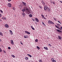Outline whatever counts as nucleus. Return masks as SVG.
<instances>
[{
  "instance_id": "obj_17",
  "label": "nucleus",
  "mask_w": 62,
  "mask_h": 62,
  "mask_svg": "<svg viewBox=\"0 0 62 62\" xmlns=\"http://www.w3.org/2000/svg\"><path fill=\"white\" fill-rule=\"evenodd\" d=\"M56 27V28H57L58 29H59V28H60L59 27H58V26H57V25H55Z\"/></svg>"
},
{
  "instance_id": "obj_11",
  "label": "nucleus",
  "mask_w": 62,
  "mask_h": 62,
  "mask_svg": "<svg viewBox=\"0 0 62 62\" xmlns=\"http://www.w3.org/2000/svg\"><path fill=\"white\" fill-rule=\"evenodd\" d=\"M22 15H23V17H24L25 16V13H24V12H23V13L22 14Z\"/></svg>"
},
{
  "instance_id": "obj_46",
  "label": "nucleus",
  "mask_w": 62,
  "mask_h": 62,
  "mask_svg": "<svg viewBox=\"0 0 62 62\" xmlns=\"http://www.w3.org/2000/svg\"><path fill=\"white\" fill-rule=\"evenodd\" d=\"M29 57H32V56H31V55H30L29 56Z\"/></svg>"
},
{
  "instance_id": "obj_27",
  "label": "nucleus",
  "mask_w": 62,
  "mask_h": 62,
  "mask_svg": "<svg viewBox=\"0 0 62 62\" xmlns=\"http://www.w3.org/2000/svg\"><path fill=\"white\" fill-rule=\"evenodd\" d=\"M2 52V49L1 48H0V52Z\"/></svg>"
},
{
  "instance_id": "obj_54",
  "label": "nucleus",
  "mask_w": 62,
  "mask_h": 62,
  "mask_svg": "<svg viewBox=\"0 0 62 62\" xmlns=\"http://www.w3.org/2000/svg\"><path fill=\"white\" fill-rule=\"evenodd\" d=\"M60 2H61V3H62V1H60Z\"/></svg>"
},
{
  "instance_id": "obj_34",
  "label": "nucleus",
  "mask_w": 62,
  "mask_h": 62,
  "mask_svg": "<svg viewBox=\"0 0 62 62\" xmlns=\"http://www.w3.org/2000/svg\"><path fill=\"white\" fill-rule=\"evenodd\" d=\"M20 43L21 44H22V45H23V42H21Z\"/></svg>"
},
{
  "instance_id": "obj_48",
  "label": "nucleus",
  "mask_w": 62,
  "mask_h": 62,
  "mask_svg": "<svg viewBox=\"0 0 62 62\" xmlns=\"http://www.w3.org/2000/svg\"><path fill=\"white\" fill-rule=\"evenodd\" d=\"M43 25H44V26H46V25H45V24L44 23V24H43Z\"/></svg>"
},
{
  "instance_id": "obj_39",
  "label": "nucleus",
  "mask_w": 62,
  "mask_h": 62,
  "mask_svg": "<svg viewBox=\"0 0 62 62\" xmlns=\"http://www.w3.org/2000/svg\"><path fill=\"white\" fill-rule=\"evenodd\" d=\"M32 20L33 22H35V19L34 20V19H32Z\"/></svg>"
},
{
  "instance_id": "obj_28",
  "label": "nucleus",
  "mask_w": 62,
  "mask_h": 62,
  "mask_svg": "<svg viewBox=\"0 0 62 62\" xmlns=\"http://www.w3.org/2000/svg\"><path fill=\"white\" fill-rule=\"evenodd\" d=\"M11 56H12V57H13V58H15V56H14V55H11Z\"/></svg>"
},
{
  "instance_id": "obj_59",
  "label": "nucleus",
  "mask_w": 62,
  "mask_h": 62,
  "mask_svg": "<svg viewBox=\"0 0 62 62\" xmlns=\"http://www.w3.org/2000/svg\"><path fill=\"white\" fill-rule=\"evenodd\" d=\"M10 33L11 34V32H10Z\"/></svg>"
},
{
  "instance_id": "obj_26",
  "label": "nucleus",
  "mask_w": 62,
  "mask_h": 62,
  "mask_svg": "<svg viewBox=\"0 0 62 62\" xmlns=\"http://www.w3.org/2000/svg\"><path fill=\"white\" fill-rule=\"evenodd\" d=\"M25 58L26 60H28V58L27 57H25Z\"/></svg>"
},
{
  "instance_id": "obj_23",
  "label": "nucleus",
  "mask_w": 62,
  "mask_h": 62,
  "mask_svg": "<svg viewBox=\"0 0 62 62\" xmlns=\"http://www.w3.org/2000/svg\"><path fill=\"white\" fill-rule=\"evenodd\" d=\"M35 41V42H38L39 40H38V39H36Z\"/></svg>"
},
{
  "instance_id": "obj_32",
  "label": "nucleus",
  "mask_w": 62,
  "mask_h": 62,
  "mask_svg": "<svg viewBox=\"0 0 62 62\" xmlns=\"http://www.w3.org/2000/svg\"><path fill=\"white\" fill-rule=\"evenodd\" d=\"M0 12H1V13H3V11H2V10H1L0 9Z\"/></svg>"
},
{
  "instance_id": "obj_53",
  "label": "nucleus",
  "mask_w": 62,
  "mask_h": 62,
  "mask_svg": "<svg viewBox=\"0 0 62 62\" xmlns=\"http://www.w3.org/2000/svg\"><path fill=\"white\" fill-rule=\"evenodd\" d=\"M31 28H33V26H31Z\"/></svg>"
},
{
  "instance_id": "obj_20",
  "label": "nucleus",
  "mask_w": 62,
  "mask_h": 62,
  "mask_svg": "<svg viewBox=\"0 0 62 62\" xmlns=\"http://www.w3.org/2000/svg\"><path fill=\"white\" fill-rule=\"evenodd\" d=\"M9 32L10 33H11V35L13 34V33H12V31L11 30H9Z\"/></svg>"
},
{
  "instance_id": "obj_10",
  "label": "nucleus",
  "mask_w": 62,
  "mask_h": 62,
  "mask_svg": "<svg viewBox=\"0 0 62 62\" xmlns=\"http://www.w3.org/2000/svg\"><path fill=\"white\" fill-rule=\"evenodd\" d=\"M10 41H11V44L14 45V43L13 42V40H11Z\"/></svg>"
},
{
  "instance_id": "obj_41",
  "label": "nucleus",
  "mask_w": 62,
  "mask_h": 62,
  "mask_svg": "<svg viewBox=\"0 0 62 62\" xmlns=\"http://www.w3.org/2000/svg\"><path fill=\"white\" fill-rule=\"evenodd\" d=\"M2 17V15L1 14H0V17Z\"/></svg>"
},
{
  "instance_id": "obj_21",
  "label": "nucleus",
  "mask_w": 62,
  "mask_h": 62,
  "mask_svg": "<svg viewBox=\"0 0 62 62\" xmlns=\"http://www.w3.org/2000/svg\"><path fill=\"white\" fill-rule=\"evenodd\" d=\"M0 36H3V33L1 32H0Z\"/></svg>"
},
{
  "instance_id": "obj_13",
  "label": "nucleus",
  "mask_w": 62,
  "mask_h": 62,
  "mask_svg": "<svg viewBox=\"0 0 62 62\" xmlns=\"http://www.w3.org/2000/svg\"><path fill=\"white\" fill-rule=\"evenodd\" d=\"M58 38H59V39H62V38L61 37V36H60L59 35H58Z\"/></svg>"
},
{
  "instance_id": "obj_49",
  "label": "nucleus",
  "mask_w": 62,
  "mask_h": 62,
  "mask_svg": "<svg viewBox=\"0 0 62 62\" xmlns=\"http://www.w3.org/2000/svg\"><path fill=\"white\" fill-rule=\"evenodd\" d=\"M59 29H60V30H62L60 28H59Z\"/></svg>"
},
{
  "instance_id": "obj_1",
  "label": "nucleus",
  "mask_w": 62,
  "mask_h": 62,
  "mask_svg": "<svg viewBox=\"0 0 62 62\" xmlns=\"http://www.w3.org/2000/svg\"><path fill=\"white\" fill-rule=\"evenodd\" d=\"M25 10H26L28 14H30V11H29V9H28V8L26 7H24L23 9L22 10V11L23 12H24V11H25Z\"/></svg>"
},
{
  "instance_id": "obj_44",
  "label": "nucleus",
  "mask_w": 62,
  "mask_h": 62,
  "mask_svg": "<svg viewBox=\"0 0 62 62\" xmlns=\"http://www.w3.org/2000/svg\"><path fill=\"white\" fill-rule=\"evenodd\" d=\"M8 0V2H10V1H11V0Z\"/></svg>"
},
{
  "instance_id": "obj_31",
  "label": "nucleus",
  "mask_w": 62,
  "mask_h": 62,
  "mask_svg": "<svg viewBox=\"0 0 62 62\" xmlns=\"http://www.w3.org/2000/svg\"><path fill=\"white\" fill-rule=\"evenodd\" d=\"M52 62H56V61H55V60H53V61H52Z\"/></svg>"
},
{
  "instance_id": "obj_30",
  "label": "nucleus",
  "mask_w": 62,
  "mask_h": 62,
  "mask_svg": "<svg viewBox=\"0 0 62 62\" xmlns=\"http://www.w3.org/2000/svg\"><path fill=\"white\" fill-rule=\"evenodd\" d=\"M24 38H25V39H26V38H27V37H26L25 35L24 36Z\"/></svg>"
},
{
  "instance_id": "obj_55",
  "label": "nucleus",
  "mask_w": 62,
  "mask_h": 62,
  "mask_svg": "<svg viewBox=\"0 0 62 62\" xmlns=\"http://www.w3.org/2000/svg\"><path fill=\"white\" fill-rule=\"evenodd\" d=\"M0 21H2V20L1 19H0Z\"/></svg>"
},
{
  "instance_id": "obj_22",
  "label": "nucleus",
  "mask_w": 62,
  "mask_h": 62,
  "mask_svg": "<svg viewBox=\"0 0 62 62\" xmlns=\"http://www.w3.org/2000/svg\"><path fill=\"white\" fill-rule=\"evenodd\" d=\"M29 16L30 17H31V18L32 17V15L31 14H30L29 15Z\"/></svg>"
},
{
  "instance_id": "obj_60",
  "label": "nucleus",
  "mask_w": 62,
  "mask_h": 62,
  "mask_svg": "<svg viewBox=\"0 0 62 62\" xmlns=\"http://www.w3.org/2000/svg\"><path fill=\"white\" fill-rule=\"evenodd\" d=\"M51 3H52V2H51Z\"/></svg>"
},
{
  "instance_id": "obj_6",
  "label": "nucleus",
  "mask_w": 62,
  "mask_h": 62,
  "mask_svg": "<svg viewBox=\"0 0 62 62\" xmlns=\"http://www.w3.org/2000/svg\"><path fill=\"white\" fill-rule=\"evenodd\" d=\"M57 32H59V33H62V31H60V30H59V29H57Z\"/></svg>"
},
{
  "instance_id": "obj_9",
  "label": "nucleus",
  "mask_w": 62,
  "mask_h": 62,
  "mask_svg": "<svg viewBox=\"0 0 62 62\" xmlns=\"http://www.w3.org/2000/svg\"><path fill=\"white\" fill-rule=\"evenodd\" d=\"M25 33L27 34H30V33L29 32H28V31H25Z\"/></svg>"
},
{
  "instance_id": "obj_45",
  "label": "nucleus",
  "mask_w": 62,
  "mask_h": 62,
  "mask_svg": "<svg viewBox=\"0 0 62 62\" xmlns=\"http://www.w3.org/2000/svg\"><path fill=\"white\" fill-rule=\"evenodd\" d=\"M43 19H45V20H46V19H47V18H46L45 17H44L43 18Z\"/></svg>"
},
{
  "instance_id": "obj_40",
  "label": "nucleus",
  "mask_w": 62,
  "mask_h": 62,
  "mask_svg": "<svg viewBox=\"0 0 62 62\" xmlns=\"http://www.w3.org/2000/svg\"><path fill=\"white\" fill-rule=\"evenodd\" d=\"M32 28V29H33V30H35V29H34V28Z\"/></svg>"
},
{
  "instance_id": "obj_51",
  "label": "nucleus",
  "mask_w": 62,
  "mask_h": 62,
  "mask_svg": "<svg viewBox=\"0 0 62 62\" xmlns=\"http://www.w3.org/2000/svg\"><path fill=\"white\" fill-rule=\"evenodd\" d=\"M39 8H41V7L40 6H39Z\"/></svg>"
},
{
  "instance_id": "obj_18",
  "label": "nucleus",
  "mask_w": 62,
  "mask_h": 62,
  "mask_svg": "<svg viewBox=\"0 0 62 62\" xmlns=\"http://www.w3.org/2000/svg\"><path fill=\"white\" fill-rule=\"evenodd\" d=\"M44 48L45 49V50H47L48 49V48H47V47H44Z\"/></svg>"
},
{
  "instance_id": "obj_50",
  "label": "nucleus",
  "mask_w": 62,
  "mask_h": 62,
  "mask_svg": "<svg viewBox=\"0 0 62 62\" xmlns=\"http://www.w3.org/2000/svg\"><path fill=\"white\" fill-rule=\"evenodd\" d=\"M27 55H28V56H30V54H27Z\"/></svg>"
},
{
  "instance_id": "obj_58",
  "label": "nucleus",
  "mask_w": 62,
  "mask_h": 62,
  "mask_svg": "<svg viewBox=\"0 0 62 62\" xmlns=\"http://www.w3.org/2000/svg\"><path fill=\"white\" fill-rule=\"evenodd\" d=\"M46 17H47V15H46Z\"/></svg>"
},
{
  "instance_id": "obj_3",
  "label": "nucleus",
  "mask_w": 62,
  "mask_h": 62,
  "mask_svg": "<svg viewBox=\"0 0 62 62\" xmlns=\"http://www.w3.org/2000/svg\"><path fill=\"white\" fill-rule=\"evenodd\" d=\"M35 21L36 22L38 23V22H39V20L38 18H37V17H35Z\"/></svg>"
},
{
  "instance_id": "obj_15",
  "label": "nucleus",
  "mask_w": 62,
  "mask_h": 62,
  "mask_svg": "<svg viewBox=\"0 0 62 62\" xmlns=\"http://www.w3.org/2000/svg\"><path fill=\"white\" fill-rule=\"evenodd\" d=\"M3 20H6L7 18L6 17H2V18Z\"/></svg>"
},
{
  "instance_id": "obj_19",
  "label": "nucleus",
  "mask_w": 62,
  "mask_h": 62,
  "mask_svg": "<svg viewBox=\"0 0 62 62\" xmlns=\"http://www.w3.org/2000/svg\"><path fill=\"white\" fill-rule=\"evenodd\" d=\"M37 48L38 50H39V49H40V48H39V47L38 46H37Z\"/></svg>"
},
{
  "instance_id": "obj_16",
  "label": "nucleus",
  "mask_w": 62,
  "mask_h": 62,
  "mask_svg": "<svg viewBox=\"0 0 62 62\" xmlns=\"http://www.w3.org/2000/svg\"><path fill=\"white\" fill-rule=\"evenodd\" d=\"M41 16L43 19L44 18V16L42 14L41 15Z\"/></svg>"
},
{
  "instance_id": "obj_25",
  "label": "nucleus",
  "mask_w": 62,
  "mask_h": 62,
  "mask_svg": "<svg viewBox=\"0 0 62 62\" xmlns=\"http://www.w3.org/2000/svg\"><path fill=\"white\" fill-rule=\"evenodd\" d=\"M54 18V21H57V19H55V18L54 17V18Z\"/></svg>"
},
{
  "instance_id": "obj_57",
  "label": "nucleus",
  "mask_w": 62,
  "mask_h": 62,
  "mask_svg": "<svg viewBox=\"0 0 62 62\" xmlns=\"http://www.w3.org/2000/svg\"><path fill=\"white\" fill-rule=\"evenodd\" d=\"M0 41H1V39H0Z\"/></svg>"
},
{
  "instance_id": "obj_47",
  "label": "nucleus",
  "mask_w": 62,
  "mask_h": 62,
  "mask_svg": "<svg viewBox=\"0 0 62 62\" xmlns=\"http://www.w3.org/2000/svg\"><path fill=\"white\" fill-rule=\"evenodd\" d=\"M3 51L4 53H6V51H5V50H3Z\"/></svg>"
},
{
  "instance_id": "obj_5",
  "label": "nucleus",
  "mask_w": 62,
  "mask_h": 62,
  "mask_svg": "<svg viewBox=\"0 0 62 62\" xmlns=\"http://www.w3.org/2000/svg\"><path fill=\"white\" fill-rule=\"evenodd\" d=\"M5 26L6 28H8L9 27V26H8V24H5Z\"/></svg>"
},
{
  "instance_id": "obj_14",
  "label": "nucleus",
  "mask_w": 62,
  "mask_h": 62,
  "mask_svg": "<svg viewBox=\"0 0 62 62\" xmlns=\"http://www.w3.org/2000/svg\"><path fill=\"white\" fill-rule=\"evenodd\" d=\"M52 21H51L50 20H49L48 21V23H49V24H51V23Z\"/></svg>"
},
{
  "instance_id": "obj_12",
  "label": "nucleus",
  "mask_w": 62,
  "mask_h": 62,
  "mask_svg": "<svg viewBox=\"0 0 62 62\" xmlns=\"http://www.w3.org/2000/svg\"><path fill=\"white\" fill-rule=\"evenodd\" d=\"M47 10L48 12L51 11V9H50V8H47Z\"/></svg>"
},
{
  "instance_id": "obj_56",
  "label": "nucleus",
  "mask_w": 62,
  "mask_h": 62,
  "mask_svg": "<svg viewBox=\"0 0 62 62\" xmlns=\"http://www.w3.org/2000/svg\"><path fill=\"white\" fill-rule=\"evenodd\" d=\"M61 28L62 29V27H61Z\"/></svg>"
},
{
  "instance_id": "obj_2",
  "label": "nucleus",
  "mask_w": 62,
  "mask_h": 62,
  "mask_svg": "<svg viewBox=\"0 0 62 62\" xmlns=\"http://www.w3.org/2000/svg\"><path fill=\"white\" fill-rule=\"evenodd\" d=\"M44 9L45 10V11H46V10H47V9H48V8L47 7L46 5H44Z\"/></svg>"
},
{
  "instance_id": "obj_8",
  "label": "nucleus",
  "mask_w": 62,
  "mask_h": 62,
  "mask_svg": "<svg viewBox=\"0 0 62 62\" xmlns=\"http://www.w3.org/2000/svg\"><path fill=\"white\" fill-rule=\"evenodd\" d=\"M22 4L23 5V6H26V3L24 2H23L22 1Z\"/></svg>"
},
{
  "instance_id": "obj_42",
  "label": "nucleus",
  "mask_w": 62,
  "mask_h": 62,
  "mask_svg": "<svg viewBox=\"0 0 62 62\" xmlns=\"http://www.w3.org/2000/svg\"><path fill=\"white\" fill-rule=\"evenodd\" d=\"M13 9L14 10H15V8H14L13 7Z\"/></svg>"
},
{
  "instance_id": "obj_43",
  "label": "nucleus",
  "mask_w": 62,
  "mask_h": 62,
  "mask_svg": "<svg viewBox=\"0 0 62 62\" xmlns=\"http://www.w3.org/2000/svg\"><path fill=\"white\" fill-rule=\"evenodd\" d=\"M59 25V24H58V23L57 24V26H59V25Z\"/></svg>"
},
{
  "instance_id": "obj_38",
  "label": "nucleus",
  "mask_w": 62,
  "mask_h": 62,
  "mask_svg": "<svg viewBox=\"0 0 62 62\" xmlns=\"http://www.w3.org/2000/svg\"><path fill=\"white\" fill-rule=\"evenodd\" d=\"M8 49H9H9H11V48H10V47H8Z\"/></svg>"
},
{
  "instance_id": "obj_36",
  "label": "nucleus",
  "mask_w": 62,
  "mask_h": 62,
  "mask_svg": "<svg viewBox=\"0 0 62 62\" xmlns=\"http://www.w3.org/2000/svg\"><path fill=\"white\" fill-rule=\"evenodd\" d=\"M58 23H60V24H61V23L60 22V21H58Z\"/></svg>"
},
{
  "instance_id": "obj_24",
  "label": "nucleus",
  "mask_w": 62,
  "mask_h": 62,
  "mask_svg": "<svg viewBox=\"0 0 62 62\" xmlns=\"http://www.w3.org/2000/svg\"><path fill=\"white\" fill-rule=\"evenodd\" d=\"M50 24H54V23L51 21Z\"/></svg>"
},
{
  "instance_id": "obj_7",
  "label": "nucleus",
  "mask_w": 62,
  "mask_h": 62,
  "mask_svg": "<svg viewBox=\"0 0 62 62\" xmlns=\"http://www.w3.org/2000/svg\"><path fill=\"white\" fill-rule=\"evenodd\" d=\"M41 2L42 3V4H43V5H44H44H45V2H44V1H43V0H42L41 1Z\"/></svg>"
},
{
  "instance_id": "obj_4",
  "label": "nucleus",
  "mask_w": 62,
  "mask_h": 62,
  "mask_svg": "<svg viewBox=\"0 0 62 62\" xmlns=\"http://www.w3.org/2000/svg\"><path fill=\"white\" fill-rule=\"evenodd\" d=\"M8 7H9V8L11 7V3H9L8 4Z\"/></svg>"
},
{
  "instance_id": "obj_37",
  "label": "nucleus",
  "mask_w": 62,
  "mask_h": 62,
  "mask_svg": "<svg viewBox=\"0 0 62 62\" xmlns=\"http://www.w3.org/2000/svg\"><path fill=\"white\" fill-rule=\"evenodd\" d=\"M52 3H53V4H54V5L55 4V3L54 2V1H53V2H52Z\"/></svg>"
},
{
  "instance_id": "obj_52",
  "label": "nucleus",
  "mask_w": 62,
  "mask_h": 62,
  "mask_svg": "<svg viewBox=\"0 0 62 62\" xmlns=\"http://www.w3.org/2000/svg\"><path fill=\"white\" fill-rule=\"evenodd\" d=\"M42 23L43 24L44 23L43 22H42Z\"/></svg>"
},
{
  "instance_id": "obj_35",
  "label": "nucleus",
  "mask_w": 62,
  "mask_h": 62,
  "mask_svg": "<svg viewBox=\"0 0 62 62\" xmlns=\"http://www.w3.org/2000/svg\"><path fill=\"white\" fill-rule=\"evenodd\" d=\"M39 62H42V60H39Z\"/></svg>"
},
{
  "instance_id": "obj_33",
  "label": "nucleus",
  "mask_w": 62,
  "mask_h": 62,
  "mask_svg": "<svg viewBox=\"0 0 62 62\" xmlns=\"http://www.w3.org/2000/svg\"><path fill=\"white\" fill-rule=\"evenodd\" d=\"M48 46H50V47H51L52 46H51V45L50 44H48Z\"/></svg>"
},
{
  "instance_id": "obj_29",
  "label": "nucleus",
  "mask_w": 62,
  "mask_h": 62,
  "mask_svg": "<svg viewBox=\"0 0 62 62\" xmlns=\"http://www.w3.org/2000/svg\"><path fill=\"white\" fill-rule=\"evenodd\" d=\"M54 60V59L53 58H51V60L52 61L53 60Z\"/></svg>"
}]
</instances>
